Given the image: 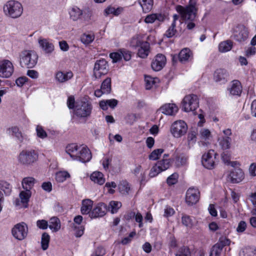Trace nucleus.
I'll list each match as a JSON object with an SVG mask.
<instances>
[{
	"instance_id": "1",
	"label": "nucleus",
	"mask_w": 256,
	"mask_h": 256,
	"mask_svg": "<svg viewBox=\"0 0 256 256\" xmlns=\"http://www.w3.org/2000/svg\"><path fill=\"white\" fill-rule=\"evenodd\" d=\"M66 152L74 160L82 162H89L92 158L90 150L86 146H78L76 144H68L66 148Z\"/></svg>"
},
{
	"instance_id": "2",
	"label": "nucleus",
	"mask_w": 256,
	"mask_h": 256,
	"mask_svg": "<svg viewBox=\"0 0 256 256\" xmlns=\"http://www.w3.org/2000/svg\"><path fill=\"white\" fill-rule=\"evenodd\" d=\"M176 10L179 14L182 20L186 21H194L197 17L198 8L195 2H190L188 5L182 6H176Z\"/></svg>"
},
{
	"instance_id": "3",
	"label": "nucleus",
	"mask_w": 256,
	"mask_h": 256,
	"mask_svg": "<svg viewBox=\"0 0 256 256\" xmlns=\"http://www.w3.org/2000/svg\"><path fill=\"white\" fill-rule=\"evenodd\" d=\"M3 10L6 16L12 18H16L22 14L23 8L22 4L18 2L10 0L4 4Z\"/></svg>"
},
{
	"instance_id": "4",
	"label": "nucleus",
	"mask_w": 256,
	"mask_h": 256,
	"mask_svg": "<svg viewBox=\"0 0 256 256\" xmlns=\"http://www.w3.org/2000/svg\"><path fill=\"white\" fill-rule=\"evenodd\" d=\"M38 56L33 50H24L20 54V64L22 67L34 68L38 62Z\"/></svg>"
},
{
	"instance_id": "5",
	"label": "nucleus",
	"mask_w": 256,
	"mask_h": 256,
	"mask_svg": "<svg viewBox=\"0 0 256 256\" xmlns=\"http://www.w3.org/2000/svg\"><path fill=\"white\" fill-rule=\"evenodd\" d=\"M38 159V154L34 150H23L18 157V162L25 166L32 165Z\"/></svg>"
},
{
	"instance_id": "6",
	"label": "nucleus",
	"mask_w": 256,
	"mask_h": 256,
	"mask_svg": "<svg viewBox=\"0 0 256 256\" xmlns=\"http://www.w3.org/2000/svg\"><path fill=\"white\" fill-rule=\"evenodd\" d=\"M92 106L88 102H81L80 104H76L74 110V114L80 118H86L91 114Z\"/></svg>"
},
{
	"instance_id": "7",
	"label": "nucleus",
	"mask_w": 256,
	"mask_h": 256,
	"mask_svg": "<svg viewBox=\"0 0 256 256\" xmlns=\"http://www.w3.org/2000/svg\"><path fill=\"white\" fill-rule=\"evenodd\" d=\"M187 124L182 120L174 122L172 125L170 132L176 138H179L185 135L188 130Z\"/></svg>"
},
{
	"instance_id": "8",
	"label": "nucleus",
	"mask_w": 256,
	"mask_h": 256,
	"mask_svg": "<svg viewBox=\"0 0 256 256\" xmlns=\"http://www.w3.org/2000/svg\"><path fill=\"white\" fill-rule=\"evenodd\" d=\"M198 100L195 94L186 96L182 101L184 110L186 112L195 110L198 106Z\"/></svg>"
},
{
	"instance_id": "9",
	"label": "nucleus",
	"mask_w": 256,
	"mask_h": 256,
	"mask_svg": "<svg viewBox=\"0 0 256 256\" xmlns=\"http://www.w3.org/2000/svg\"><path fill=\"white\" fill-rule=\"evenodd\" d=\"M28 226L24 222L17 224L12 230V233L14 237L19 240L24 239L28 234Z\"/></svg>"
},
{
	"instance_id": "10",
	"label": "nucleus",
	"mask_w": 256,
	"mask_h": 256,
	"mask_svg": "<svg viewBox=\"0 0 256 256\" xmlns=\"http://www.w3.org/2000/svg\"><path fill=\"white\" fill-rule=\"evenodd\" d=\"M14 72V66L10 60H3L0 61V78H8L12 76Z\"/></svg>"
},
{
	"instance_id": "11",
	"label": "nucleus",
	"mask_w": 256,
	"mask_h": 256,
	"mask_svg": "<svg viewBox=\"0 0 256 256\" xmlns=\"http://www.w3.org/2000/svg\"><path fill=\"white\" fill-rule=\"evenodd\" d=\"M107 62L102 59L96 61L94 68V75L96 78H100L102 75L106 74L108 70Z\"/></svg>"
},
{
	"instance_id": "12",
	"label": "nucleus",
	"mask_w": 256,
	"mask_h": 256,
	"mask_svg": "<svg viewBox=\"0 0 256 256\" xmlns=\"http://www.w3.org/2000/svg\"><path fill=\"white\" fill-rule=\"evenodd\" d=\"M248 34L247 28L244 25H238L234 30V38L238 42H243L248 39Z\"/></svg>"
},
{
	"instance_id": "13",
	"label": "nucleus",
	"mask_w": 256,
	"mask_h": 256,
	"mask_svg": "<svg viewBox=\"0 0 256 256\" xmlns=\"http://www.w3.org/2000/svg\"><path fill=\"white\" fill-rule=\"evenodd\" d=\"M108 208L106 205L103 202L98 204L92 210L90 214L91 218H96L104 216L106 214Z\"/></svg>"
},
{
	"instance_id": "14",
	"label": "nucleus",
	"mask_w": 256,
	"mask_h": 256,
	"mask_svg": "<svg viewBox=\"0 0 256 256\" xmlns=\"http://www.w3.org/2000/svg\"><path fill=\"white\" fill-rule=\"evenodd\" d=\"M30 197V193H20L19 197L14 201V204L18 208H26Z\"/></svg>"
},
{
	"instance_id": "15",
	"label": "nucleus",
	"mask_w": 256,
	"mask_h": 256,
	"mask_svg": "<svg viewBox=\"0 0 256 256\" xmlns=\"http://www.w3.org/2000/svg\"><path fill=\"white\" fill-rule=\"evenodd\" d=\"M216 154L214 150H210L207 154H204L202 156V165L206 168L212 169L214 168V156Z\"/></svg>"
},
{
	"instance_id": "16",
	"label": "nucleus",
	"mask_w": 256,
	"mask_h": 256,
	"mask_svg": "<svg viewBox=\"0 0 256 256\" xmlns=\"http://www.w3.org/2000/svg\"><path fill=\"white\" fill-rule=\"evenodd\" d=\"M38 42L44 54H50L54 52V46L48 39L40 38L38 40Z\"/></svg>"
},
{
	"instance_id": "17",
	"label": "nucleus",
	"mask_w": 256,
	"mask_h": 256,
	"mask_svg": "<svg viewBox=\"0 0 256 256\" xmlns=\"http://www.w3.org/2000/svg\"><path fill=\"white\" fill-rule=\"evenodd\" d=\"M166 62V56L162 54H158L152 62L151 66L154 71L161 70L164 66Z\"/></svg>"
},
{
	"instance_id": "18",
	"label": "nucleus",
	"mask_w": 256,
	"mask_h": 256,
	"mask_svg": "<svg viewBox=\"0 0 256 256\" xmlns=\"http://www.w3.org/2000/svg\"><path fill=\"white\" fill-rule=\"evenodd\" d=\"M228 76V72L223 68L217 69L214 74V78L215 82L220 84H224L226 82Z\"/></svg>"
},
{
	"instance_id": "19",
	"label": "nucleus",
	"mask_w": 256,
	"mask_h": 256,
	"mask_svg": "<svg viewBox=\"0 0 256 256\" xmlns=\"http://www.w3.org/2000/svg\"><path fill=\"white\" fill-rule=\"evenodd\" d=\"M228 90L231 95L240 96L242 92L241 83L238 80H232L228 88Z\"/></svg>"
},
{
	"instance_id": "20",
	"label": "nucleus",
	"mask_w": 256,
	"mask_h": 256,
	"mask_svg": "<svg viewBox=\"0 0 256 256\" xmlns=\"http://www.w3.org/2000/svg\"><path fill=\"white\" fill-rule=\"evenodd\" d=\"M244 173L240 168H234L230 175L229 178L232 183H238L244 178Z\"/></svg>"
},
{
	"instance_id": "21",
	"label": "nucleus",
	"mask_w": 256,
	"mask_h": 256,
	"mask_svg": "<svg viewBox=\"0 0 256 256\" xmlns=\"http://www.w3.org/2000/svg\"><path fill=\"white\" fill-rule=\"evenodd\" d=\"M178 106L174 104H166L160 108L162 112L166 115L172 116L178 111Z\"/></svg>"
},
{
	"instance_id": "22",
	"label": "nucleus",
	"mask_w": 256,
	"mask_h": 256,
	"mask_svg": "<svg viewBox=\"0 0 256 256\" xmlns=\"http://www.w3.org/2000/svg\"><path fill=\"white\" fill-rule=\"evenodd\" d=\"M150 52V44L148 42H145L138 48V56L142 58H146Z\"/></svg>"
},
{
	"instance_id": "23",
	"label": "nucleus",
	"mask_w": 256,
	"mask_h": 256,
	"mask_svg": "<svg viewBox=\"0 0 256 256\" xmlns=\"http://www.w3.org/2000/svg\"><path fill=\"white\" fill-rule=\"evenodd\" d=\"M92 204L93 202L90 199L83 200L80 208L81 213L82 214H88L90 215V214L92 210Z\"/></svg>"
},
{
	"instance_id": "24",
	"label": "nucleus",
	"mask_w": 256,
	"mask_h": 256,
	"mask_svg": "<svg viewBox=\"0 0 256 256\" xmlns=\"http://www.w3.org/2000/svg\"><path fill=\"white\" fill-rule=\"evenodd\" d=\"M73 76V74L72 72H64L61 71L58 72L56 74V79L60 82H64L68 80H70Z\"/></svg>"
},
{
	"instance_id": "25",
	"label": "nucleus",
	"mask_w": 256,
	"mask_h": 256,
	"mask_svg": "<svg viewBox=\"0 0 256 256\" xmlns=\"http://www.w3.org/2000/svg\"><path fill=\"white\" fill-rule=\"evenodd\" d=\"M36 180L34 178L28 177L22 180V184L26 192H30Z\"/></svg>"
},
{
	"instance_id": "26",
	"label": "nucleus",
	"mask_w": 256,
	"mask_h": 256,
	"mask_svg": "<svg viewBox=\"0 0 256 256\" xmlns=\"http://www.w3.org/2000/svg\"><path fill=\"white\" fill-rule=\"evenodd\" d=\"M199 198L200 193H186V202L189 206L196 204Z\"/></svg>"
},
{
	"instance_id": "27",
	"label": "nucleus",
	"mask_w": 256,
	"mask_h": 256,
	"mask_svg": "<svg viewBox=\"0 0 256 256\" xmlns=\"http://www.w3.org/2000/svg\"><path fill=\"white\" fill-rule=\"evenodd\" d=\"M90 178L94 183L100 185L104 184L105 182L104 174L100 172H93L90 176Z\"/></svg>"
},
{
	"instance_id": "28",
	"label": "nucleus",
	"mask_w": 256,
	"mask_h": 256,
	"mask_svg": "<svg viewBox=\"0 0 256 256\" xmlns=\"http://www.w3.org/2000/svg\"><path fill=\"white\" fill-rule=\"evenodd\" d=\"M192 55V54L188 48H184L180 52L178 58L181 62L184 63L188 62Z\"/></svg>"
},
{
	"instance_id": "29",
	"label": "nucleus",
	"mask_w": 256,
	"mask_h": 256,
	"mask_svg": "<svg viewBox=\"0 0 256 256\" xmlns=\"http://www.w3.org/2000/svg\"><path fill=\"white\" fill-rule=\"evenodd\" d=\"M49 228L53 232H58L60 228V222L56 217H52L50 219Z\"/></svg>"
},
{
	"instance_id": "30",
	"label": "nucleus",
	"mask_w": 256,
	"mask_h": 256,
	"mask_svg": "<svg viewBox=\"0 0 256 256\" xmlns=\"http://www.w3.org/2000/svg\"><path fill=\"white\" fill-rule=\"evenodd\" d=\"M139 4L144 12H149L152 8L153 0H139Z\"/></svg>"
},
{
	"instance_id": "31",
	"label": "nucleus",
	"mask_w": 256,
	"mask_h": 256,
	"mask_svg": "<svg viewBox=\"0 0 256 256\" xmlns=\"http://www.w3.org/2000/svg\"><path fill=\"white\" fill-rule=\"evenodd\" d=\"M239 256H256V249L254 246H247L242 249Z\"/></svg>"
},
{
	"instance_id": "32",
	"label": "nucleus",
	"mask_w": 256,
	"mask_h": 256,
	"mask_svg": "<svg viewBox=\"0 0 256 256\" xmlns=\"http://www.w3.org/2000/svg\"><path fill=\"white\" fill-rule=\"evenodd\" d=\"M118 188L120 192H128L130 190H133L131 184L126 180H122L118 184Z\"/></svg>"
},
{
	"instance_id": "33",
	"label": "nucleus",
	"mask_w": 256,
	"mask_h": 256,
	"mask_svg": "<svg viewBox=\"0 0 256 256\" xmlns=\"http://www.w3.org/2000/svg\"><path fill=\"white\" fill-rule=\"evenodd\" d=\"M8 131L12 136H14L20 142L23 141V136L19 128L17 126H12L8 130Z\"/></svg>"
},
{
	"instance_id": "34",
	"label": "nucleus",
	"mask_w": 256,
	"mask_h": 256,
	"mask_svg": "<svg viewBox=\"0 0 256 256\" xmlns=\"http://www.w3.org/2000/svg\"><path fill=\"white\" fill-rule=\"evenodd\" d=\"M82 14V11L78 7L72 8L70 12V18L74 21L80 18Z\"/></svg>"
},
{
	"instance_id": "35",
	"label": "nucleus",
	"mask_w": 256,
	"mask_h": 256,
	"mask_svg": "<svg viewBox=\"0 0 256 256\" xmlns=\"http://www.w3.org/2000/svg\"><path fill=\"white\" fill-rule=\"evenodd\" d=\"M188 147L190 148L196 141V132L194 130L190 131L188 134Z\"/></svg>"
},
{
	"instance_id": "36",
	"label": "nucleus",
	"mask_w": 256,
	"mask_h": 256,
	"mask_svg": "<svg viewBox=\"0 0 256 256\" xmlns=\"http://www.w3.org/2000/svg\"><path fill=\"white\" fill-rule=\"evenodd\" d=\"M175 164L177 167H180L185 165L187 162V158L181 154H174Z\"/></svg>"
},
{
	"instance_id": "37",
	"label": "nucleus",
	"mask_w": 256,
	"mask_h": 256,
	"mask_svg": "<svg viewBox=\"0 0 256 256\" xmlns=\"http://www.w3.org/2000/svg\"><path fill=\"white\" fill-rule=\"evenodd\" d=\"M232 46V43L230 40L224 41L219 44V50L221 52H226L230 50Z\"/></svg>"
},
{
	"instance_id": "38",
	"label": "nucleus",
	"mask_w": 256,
	"mask_h": 256,
	"mask_svg": "<svg viewBox=\"0 0 256 256\" xmlns=\"http://www.w3.org/2000/svg\"><path fill=\"white\" fill-rule=\"evenodd\" d=\"M70 177V174L65 171H60L56 174L55 179L58 182H62L66 180L67 178Z\"/></svg>"
},
{
	"instance_id": "39",
	"label": "nucleus",
	"mask_w": 256,
	"mask_h": 256,
	"mask_svg": "<svg viewBox=\"0 0 256 256\" xmlns=\"http://www.w3.org/2000/svg\"><path fill=\"white\" fill-rule=\"evenodd\" d=\"M122 203L118 201H111L109 203L108 210L112 214H116L122 206Z\"/></svg>"
},
{
	"instance_id": "40",
	"label": "nucleus",
	"mask_w": 256,
	"mask_h": 256,
	"mask_svg": "<svg viewBox=\"0 0 256 256\" xmlns=\"http://www.w3.org/2000/svg\"><path fill=\"white\" fill-rule=\"evenodd\" d=\"M101 88L103 90V92L106 94H109L111 91V78H107L102 84Z\"/></svg>"
},
{
	"instance_id": "41",
	"label": "nucleus",
	"mask_w": 256,
	"mask_h": 256,
	"mask_svg": "<svg viewBox=\"0 0 256 256\" xmlns=\"http://www.w3.org/2000/svg\"><path fill=\"white\" fill-rule=\"evenodd\" d=\"M50 236L48 234L44 232L42 236L41 245L44 250H46L49 246Z\"/></svg>"
},
{
	"instance_id": "42",
	"label": "nucleus",
	"mask_w": 256,
	"mask_h": 256,
	"mask_svg": "<svg viewBox=\"0 0 256 256\" xmlns=\"http://www.w3.org/2000/svg\"><path fill=\"white\" fill-rule=\"evenodd\" d=\"M219 144L224 150H227L230 148L232 138H219Z\"/></svg>"
},
{
	"instance_id": "43",
	"label": "nucleus",
	"mask_w": 256,
	"mask_h": 256,
	"mask_svg": "<svg viewBox=\"0 0 256 256\" xmlns=\"http://www.w3.org/2000/svg\"><path fill=\"white\" fill-rule=\"evenodd\" d=\"M94 39V35L92 33L84 34L80 37L81 42L85 44L91 43Z\"/></svg>"
},
{
	"instance_id": "44",
	"label": "nucleus",
	"mask_w": 256,
	"mask_h": 256,
	"mask_svg": "<svg viewBox=\"0 0 256 256\" xmlns=\"http://www.w3.org/2000/svg\"><path fill=\"white\" fill-rule=\"evenodd\" d=\"M224 248V244H216L212 248L210 256H220Z\"/></svg>"
},
{
	"instance_id": "45",
	"label": "nucleus",
	"mask_w": 256,
	"mask_h": 256,
	"mask_svg": "<svg viewBox=\"0 0 256 256\" xmlns=\"http://www.w3.org/2000/svg\"><path fill=\"white\" fill-rule=\"evenodd\" d=\"M156 164L162 171L168 169L170 166V159L164 158L158 161Z\"/></svg>"
},
{
	"instance_id": "46",
	"label": "nucleus",
	"mask_w": 256,
	"mask_h": 256,
	"mask_svg": "<svg viewBox=\"0 0 256 256\" xmlns=\"http://www.w3.org/2000/svg\"><path fill=\"white\" fill-rule=\"evenodd\" d=\"M158 80L156 78H154L150 76H145L146 88V90H150L153 85Z\"/></svg>"
},
{
	"instance_id": "47",
	"label": "nucleus",
	"mask_w": 256,
	"mask_h": 256,
	"mask_svg": "<svg viewBox=\"0 0 256 256\" xmlns=\"http://www.w3.org/2000/svg\"><path fill=\"white\" fill-rule=\"evenodd\" d=\"M164 152L162 148H158L153 150L152 153L149 155V158L151 160H156L159 158V156Z\"/></svg>"
},
{
	"instance_id": "48",
	"label": "nucleus",
	"mask_w": 256,
	"mask_h": 256,
	"mask_svg": "<svg viewBox=\"0 0 256 256\" xmlns=\"http://www.w3.org/2000/svg\"><path fill=\"white\" fill-rule=\"evenodd\" d=\"M176 24H174V22H172L171 26H170L168 29L166 31L164 36L168 38L172 37L175 34L176 32Z\"/></svg>"
},
{
	"instance_id": "49",
	"label": "nucleus",
	"mask_w": 256,
	"mask_h": 256,
	"mask_svg": "<svg viewBox=\"0 0 256 256\" xmlns=\"http://www.w3.org/2000/svg\"><path fill=\"white\" fill-rule=\"evenodd\" d=\"M182 224L186 227L191 228L193 225V220L188 216H183L182 218Z\"/></svg>"
},
{
	"instance_id": "50",
	"label": "nucleus",
	"mask_w": 256,
	"mask_h": 256,
	"mask_svg": "<svg viewBox=\"0 0 256 256\" xmlns=\"http://www.w3.org/2000/svg\"><path fill=\"white\" fill-rule=\"evenodd\" d=\"M145 42L140 40L138 38H133L130 41V45L132 47L138 49Z\"/></svg>"
},
{
	"instance_id": "51",
	"label": "nucleus",
	"mask_w": 256,
	"mask_h": 256,
	"mask_svg": "<svg viewBox=\"0 0 256 256\" xmlns=\"http://www.w3.org/2000/svg\"><path fill=\"white\" fill-rule=\"evenodd\" d=\"M11 190V186L9 183L4 180H0V192H10Z\"/></svg>"
},
{
	"instance_id": "52",
	"label": "nucleus",
	"mask_w": 256,
	"mask_h": 256,
	"mask_svg": "<svg viewBox=\"0 0 256 256\" xmlns=\"http://www.w3.org/2000/svg\"><path fill=\"white\" fill-rule=\"evenodd\" d=\"M162 172V170H161V168H160V167H159L158 164L156 163V164L151 168L149 176L150 177L153 178Z\"/></svg>"
},
{
	"instance_id": "53",
	"label": "nucleus",
	"mask_w": 256,
	"mask_h": 256,
	"mask_svg": "<svg viewBox=\"0 0 256 256\" xmlns=\"http://www.w3.org/2000/svg\"><path fill=\"white\" fill-rule=\"evenodd\" d=\"M200 138L202 140H209L211 137V133L208 129L202 128L200 132Z\"/></svg>"
},
{
	"instance_id": "54",
	"label": "nucleus",
	"mask_w": 256,
	"mask_h": 256,
	"mask_svg": "<svg viewBox=\"0 0 256 256\" xmlns=\"http://www.w3.org/2000/svg\"><path fill=\"white\" fill-rule=\"evenodd\" d=\"M120 13L119 8L116 10L114 8L109 6L104 10V14L106 16L109 14H114L115 16H118Z\"/></svg>"
},
{
	"instance_id": "55",
	"label": "nucleus",
	"mask_w": 256,
	"mask_h": 256,
	"mask_svg": "<svg viewBox=\"0 0 256 256\" xmlns=\"http://www.w3.org/2000/svg\"><path fill=\"white\" fill-rule=\"evenodd\" d=\"M37 136L41 138H44L48 135L46 131L43 129L42 126H38L36 128Z\"/></svg>"
},
{
	"instance_id": "56",
	"label": "nucleus",
	"mask_w": 256,
	"mask_h": 256,
	"mask_svg": "<svg viewBox=\"0 0 256 256\" xmlns=\"http://www.w3.org/2000/svg\"><path fill=\"white\" fill-rule=\"evenodd\" d=\"M110 57L112 60L113 62H116L122 59L120 50L118 52H112L110 54Z\"/></svg>"
},
{
	"instance_id": "57",
	"label": "nucleus",
	"mask_w": 256,
	"mask_h": 256,
	"mask_svg": "<svg viewBox=\"0 0 256 256\" xmlns=\"http://www.w3.org/2000/svg\"><path fill=\"white\" fill-rule=\"evenodd\" d=\"M178 174L174 173L170 176L167 178V183L168 185H172L178 182Z\"/></svg>"
},
{
	"instance_id": "58",
	"label": "nucleus",
	"mask_w": 256,
	"mask_h": 256,
	"mask_svg": "<svg viewBox=\"0 0 256 256\" xmlns=\"http://www.w3.org/2000/svg\"><path fill=\"white\" fill-rule=\"evenodd\" d=\"M120 52L122 54V56L124 58V59L126 61H128L130 60L132 58V52L125 50V49H122L120 50Z\"/></svg>"
},
{
	"instance_id": "59",
	"label": "nucleus",
	"mask_w": 256,
	"mask_h": 256,
	"mask_svg": "<svg viewBox=\"0 0 256 256\" xmlns=\"http://www.w3.org/2000/svg\"><path fill=\"white\" fill-rule=\"evenodd\" d=\"M36 226L42 230H46L48 226L49 227L48 222L44 220H38L36 222Z\"/></svg>"
},
{
	"instance_id": "60",
	"label": "nucleus",
	"mask_w": 256,
	"mask_h": 256,
	"mask_svg": "<svg viewBox=\"0 0 256 256\" xmlns=\"http://www.w3.org/2000/svg\"><path fill=\"white\" fill-rule=\"evenodd\" d=\"M156 20V14L148 15L144 19V22L147 24L153 23Z\"/></svg>"
},
{
	"instance_id": "61",
	"label": "nucleus",
	"mask_w": 256,
	"mask_h": 256,
	"mask_svg": "<svg viewBox=\"0 0 256 256\" xmlns=\"http://www.w3.org/2000/svg\"><path fill=\"white\" fill-rule=\"evenodd\" d=\"M75 228V233L74 235L76 237H80L83 234L84 232V226H79L78 228L76 226L74 227Z\"/></svg>"
},
{
	"instance_id": "62",
	"label": "nucleus",
	"mask_w": 256,
	"mask_h": 256,
	"mask_svg": "<svg viewBox=\"0 0 256 256\" xmlns=\"http://www.w3.org/2000/svg\"><path fill=\"white\" fill-rule=\"evenodd\" d=\"M176 256H190L189 250L186 248H181Z\"/></svg>"
},
{
	"instance_id": "63",
	"label": "nucleus",
	"mask_w": 256,
	"mask_h": 256,
	"mask_svg": "<svg viewBox=\"0 0 256 256\" xmlns=\"http://www.w3.org/2000/svg\"><path fill=\"white\" fill-rule=\"evenodd\" d=\"M174 214V210L169 206H166L164 209V216L165 217H169L172 216Z\"/></svg>"
},
{
	"instance_id": "64",
	"label": "nucleus",
	"mask_w": 256,
	"mask_h": 256,
	"mask_svg": "<svg viewBox=\"0 0 256 256\" xmlns=\"http://www.w3.org/2000/svg\"><path fill=\"white\" fill-rule=\"evenodd\" d=\"M246 227V222L244 221H240L239 222L238 226L236 228V230L238 232H242L245 230Z\"/></svg>"
}]
</instances>
